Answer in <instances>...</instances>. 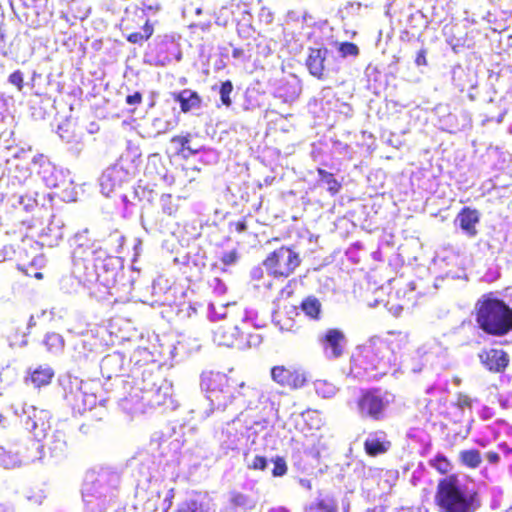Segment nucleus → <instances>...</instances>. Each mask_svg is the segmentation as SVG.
Instances as JSON below:
<instances>
[{"mask_svg": "<svg viewBox=\"0 0 512 512\" xmlns=\"http://www.w3.org/2000/svg\"><path fill=\"white\" fill-rule=\"evenodd\" d=\"M273 464L274 467L272 469V475L274 477H282L287 473L288 467L283 457L277 456L276 458H274Z\"/></svg>", "mask_w": 512, "mask_h": 512, "instance_id": "a878e982", "label": "nucleus"}, {"mask_svg": "<svg viewBox=\"0 0 512 512\" xmlns=\"http://www.w3.org/2000/svg\"><path fill=\"white\" fill-rule=\"evenodd\" d=\"M123 22L127 29L141 28L144 32H153L159 23L157 19L152 20L148 17L145 8H137L132 13H127Z\"/></svg>", "mask_w": 512, "mask_h": 512, "instance_id": "f8f14e48", "label": "nucleus"}, {"mask_svg": "<svg viewBox=\"0 0 512 512\" xmlns=\"http://www.w3.org/2000/svg\"><path fill=\"white\" fill-rule=\"evenodd\" d=\"M164 213L168 214V215H172L173 214V211L171 208H167V210L164 208Z\"/></svg>", "mask_w": 512, "mask_h": 512, "instance_id": "37998d69", "label": "nucleus"}, {"mask_svg": "<svg viewBox=\"0 0 512 512\" xmlns=\"http://www.w3.org/2000/svg\"><path fill=\"white\" fill-rule=\"evenodd\" d=\"M55 376L54 369L47 365H39L35 369L31 370L29 372V377L26 379V381H30L35 388H41L48 386L52 379Z\"/></svg>", "mask_w": 512, "mask_h": 512, "instance_id": "f3484780", "label": "nucleus"}, {"mask_svg": "<svg viewBox=\"0 0 512 512\" xmlns=\"http://www.w3.org/2000/svg\"><path fill=\"white\" fill-rule=\"evenodd\" d=\"M230 502L236 507L246 506L248 503V498L246 495L240 492H235L231 495Z\"/></svg>", "mask_w": 512, "mask_h": 512, "instance_id": "7c9ffc66", "label": "nucleus"}, {"mask_svg": "<svg viewBox=\"0 0 512 512\" xmlns=\"http://www.w3.org/2000/svg\"><path fill=\"white\" fill-rule=\"evenodd\" d=\"M235 230L238 232V233H242L244 232L246 229H247V222L245 219H241L239 221H237L235 224Z\"/></svg>", "mask_w": 512, "mask_h": 512, "instance_id": "e433bc0d", "label": "nucleus"}, {"mask_svg": "<svg viewBox=\"0 0 512 512\" xmlns=\"http://www.w3.org/2000/svg\"><path fill=\"white\" fill-rule=\"evenodd\" d=\"M473 315L478 328L489 336L502 337L512 331V308L492 292L476 301Z\"/></svg>", "mask_w": 512, "mask_h": 512, "instance_id": "f03ea898", "label": "nucleus"}, {"mask_svg": "<svg viewBox=\"0 0 512 512\" xmlns=\"http://www.w3.org/2000/svg\"><path fill=\"white\" fill-rule=\"evenodd\" d=\"M337 510L338 505L333 498L317 499L309 506L310 512H337Z\"/></svg>", "mask_w": 512, "mask_h": 512, "instance_id": "4be33fe9", "label": "nucleus"}, {"mask_svg": "<svg viewBox=\"0 0 512 512\" xmlns=\"http://www.w3.org/2000/svg\"><path fill=\"white\" fill-rule=\"evenodd\" d=\"M391 344L392 342L382 340L370 341L360 348L357 357L368 364L365 369L379 370L385 364V360H389L387 352Z\"/></svg>", "mask_w": 512, "mask_h": 512, "instance_id": "423d86ee", "label": "nucleus"}, {"mask_svg": "<svg viewBox=\"0 0 512 512\" xmlns=\"http://www.w3.org/2000/svg\"><path fill=\"white\" fill-rule=\"evenodd\" d=\"M478 358L482 366L491 373H502L509 365L510 358L506 351L498 348H484Z\"/></svg>", "mask_w": 512, "mask_h": 512, "instance_id": "1a4fd4ad", "label": "nucleus"}, {"mask_svg": "<svg viewBox=\"0 0 512 512\" xmlns=\"http://www.w3.org/2000/svg\"><path fill=\"white\" fill-rule=\"evenodd\" d=\"M268 461L266 457L257 455L254 457L252 462L248 465L250 470H260L264 471L267 468Z\"/></svg>", "mask_w": 512, "mask_h": 512, "instance_id": "c756f323", "label": "nucleus"}, {"mask_svg": "<svg viewBox=\"0 0 512 512\" xmlns=\"http://www.w3.org/2000/svg\"><path fill=\"white\" fill-rule=\"evenodd\" d=\"M237 259H238V253L234 249L232 251L224 253L223 256L221 257V262L226 266H230V265L234 264L237 261Z\"/></svg>", "mask_w": 512, "mask_h": 512, "instance_id": "473e14b6", "label": "nucleus"}, {"mask_svg": "<svg viewBox=\"0 0 512 512\" xmlns=\"http://www.w3.org/2000/svg\"><path fill=\"white\" fill-rule=\"evenodd\" d=\"M338 50L341 57H356L359 54V48L352 42H341L338 46Z\"/></svg>", "mask_w": 512, "mask_h": 512, "instance_id": "393cba45", "label": "nucleus"}, {"mask_svg": "<svg viewBox=\"0 0 512 512\" xmlns=\"http://www.w3.org/2000/svg\"><path fill=\"white\" fill-rule=\"evenodd\" d=\"M456 221L459 222L460 228L469 237H475L477 235L476 225L480 221V213L476 209L465 206L458 212Z\"/></svg>", "mask_w": 512, "mask_h": 512, "instance_id": "ddd939ff", "label": "nucleus"}, {"mask_svg": "<svg viewBox=\"0 0 512 512\" xmlns=\"http://www.w3.org/2000/svg\"><path fill=\"white\" fill-rule=\"evenodd\" d=\"M270 373L275 383L289 390L300 389L306 383L305 374L294 366L276 365L271 368Z\"/></svg>", "mask_w": 512, "mask_h": 512, "instance_id": "0eeeda50", "label": "nucleus"}, {"mask_svg": "<svg viewBox=\"0 0 512 512\" xmlns=\"http://www.w3.org/2000/svg\"><path fill=\"white\" fill-rule=\"evenodd\" d=\"M4 422H5V417L0 414V425L4 426Z\"/></svg>", "mask_w": 512, "mask_h": 512, "instance_id": "c03bdc74", "label": "nucleus"}, {"mask_svg": "<svg viewBox=\"0 0 512 512\" xmlns=\"http://www.w3.org/2000/svg\"><path fill=\"white\" fill-rule=\"evenodd\" d=\"M201 387L212 403H226L232 398L230 378L222 372H209L201 379Z\"/></svg>", "mask_w": 512, "mask_h": 512, "instance_id": "39448f33", "label": "nucleus"}, {"mask_svg": "<svg viewBox=\"0 0 512 512\" xmlns=\"http://www.w3.org/2000/svg\"><path fill=\"white\" fill-rule=\"evenodd\" d=\"M434 504L439 512H476L481 507V498L457 474H450L438 480Z\"/></svg>", "mask_w": 512, "mask_h": 512, "instance_id": "f257e3e1", "label": "nucleus"}, {"mask_svg": "<svg viewBox=\"0 0 512 512\" xmlns=\"http://www.w3.org/2000/svg\"><path fill=\"white\" fill-rule=\"evenodd\" d=\"M232 54H233L234 57H238V56H240L242 54V50L236 48V49L233 50Z\"/></svg>", "mask_w": 512, "mask_h": 512, "instance_id": "ea45409f", "label": "nucleus"}, {"mask_svg": "<svg viewBox=\"0 0 512 512\" xmlns=\"http://www.w3.org/2000/svg\"><path fill=\"white\" fill-rule=\"evenodd\" d=\"M20 2L27 8H39L45 5L46 0H20Z\"/></svg>", "mask_w": 512, "mask_h": 512, "instance_id": "f704fd0d", "label": "nucleus"}, {"mask_svg": "<svg viewBox=\"0 0 512 512\" xmlns=\"http://www.w3.org/2000/svg\"><path fill=\"white\" fill-rule=\"evenodd\" d=\"M391 400L380 388L362 389L355 400V408L362 420L381 422L387 417Z\"/></svg>", "mask_w": 512, "mask_h": 512, "instance_id": "7ed1b4c3", "label": "nucleus"}, {"mask_svg": "<svg viewBox=\"0 0 512 512\" xmlns=\"http://www.w3.org/2000/svg\"><path fill=\"white\" fill-rule=\"evenodd\" d=\"M431 467L436 469L440 474L448 476V472L451 470L450 461L442 454H437L434 459L430 461Z\"/></svg>", "mask_w": 512, "mask_h": 512, "instance_id": "5701e85b", "label": "nucleus"}, {"mask_svg": "<svg viewBox=\"0 0 512 512\" xmlns=\"http://www.w3.org/2000/svg\"><path fill=\"white\" fill-rule=\"evenodd\" d=\"M301 264L300 255L292 247L281 246L263 260L267 273L274 278H287Z\"/></svg>", "mask_w": 512, "mask_h": 512, "instance_id": "20e7f679", "label": "nucleus"}, {"mask_svg": "<svg viewBox=\"0 0 512 512\" xmlns=\"http://www.w3.org/2000/svg\"><path fill=\"white\" fill-rule=\"evenodd\" d=\"M365 453L370 457H376L385 454L391 448V442L387 439V434L383 430L374 431L364 441Z\"/></svg>", "mask_w": 512, "mask_h": 512, "instance_id": "9b49d317", "label": "nucleus"}, {"mask_svg": "<svg viewBox=\"0 0 512 512\" xmlns=\"http://www.w3.org/2000/svg\"><path fill=\"white\" fill-rule=\"evenodd\" d=\"M319 180L327 185V190L331 195H336L341 190V183L335 178V176L322 168L317 169Z\"/></svg>", "mask_w": 512, "mask_h": 512, "instance_id": "412c9836", "label": "nucleus"}, {"mask_svg": "<svg viewBox=\"0 0 512 512\" xmlns=\"http://www.w3.org/2000/svg\"><path fill=\"white\" fill-rule=\"evenodd\" d=\"M233 91V83L230 80H226L221 83L219 88V94L221 103L226 106L230 107L232 105V99H231V93Z\"/></svg>", "mask_w": 512, "mask_h": 512, "instance_id": "b1692460", "label": "nucleus"}, {"mask_svg": "<svg viewBox=\"0 0 512 512\" xmlns=\"http://www.w3.org/2000/svg\"><path fill=\"white\" fill-rule=\"evenodd\" d=\"M6 41L4 38V34H0V51L5 55L7 53L6 51Z\"/></svg>", "mask_w": 512, "mask_h": 512, "instance_id": "58836bf2", "label": "nucleus"}, {"mask_svg": "<svg viewBox=\"0 0 512 512\" xmlns=\"http://www.w3.org/2000/svg\"><path fill=\"white\" fill-rule=\"evenodd\" d=\"M459 461L469 469H476L482 462L481 453L477 449L462 450L459 453Z\"/></svg>", "mask_w": 512, "mask_h": 512, "instance_id": "aec40b11", "label": "nucleus"}, {"mask_svg": "<svg viewBox=\"0 0 512 512\" xmlns=\"http://www.w3.org/2000/svg\"><path fill=\"white\" fill-rule=\"evenodd\" d=\"M0 463L6 468H12L18 465L20 463V460L16 456L11 455L9 451L1 449Z\"/></svg>", "mask_w": 512, "mask_h": 512, "instance_id": "bb28decb", "label": "nucleus"}, {"mask_svg": "<svg viewBox=\"0 0 512 512\" xmlns=\"http://www.w3.org/2000/svg\"><path fill=\"white\" fill-rule=\"evenodd\" d=\"M147 9H148V10H152V9H153V7H152V6H148V7H147Z\"/></svg>", "mask_w": 512, "mask_h": 512, "instance_id": "49530a36", "label": "nucleus"}, {"mask_svg": "<svg viewBox=\"0 0 512 512\" xmlns=\"http://www.w3.org/2000/svg\"><path fill=\"white\" fill-rule=\"evenodd\" d=\"M151 34H128L127 40L131 43L147 41Z\"/></svg>", "mask_w": 512, "mask_h": 512, "instance_id": "72a5a7b5", "label": "nucleus"}, {"mask_svg": "<svg viewBox=\"0 0 512 512\" xmlns=\"http://www.w3.org/2000/svg\"><path fill=\"white\" fill-rule=\"evenodd\" d=\"M173 143H177L180 147L178 149V155L183 157L184 159H187L197 153H199L202 148H193L190 145V135H177L174 136L171 140Z\"/></svg>", "mask_w": 512, "mask_h": 512, "instance_id": "6ab92c4d", "label": "nucleus"}, {"mask_svg": "<svg viewBox=\"0 0 512 512\" xmlns=\"http://www.w3.org/2000/svg\"><path fill=\"white\" fill-rule=\"evenodd\" d=\"M172 99L175 102H178L180 105V110L183 113H188L193 109H198L202 105V98L198 94V92L191 89H184L179 92H174L171 94Z\"/></svg>", "mask_w": 512, "mask_h": 512, "instance_id": "2eb2a0df", "label": "nucleus"}, {"mask_svg": "<svg viewBox=\"0 0 512 512\" xmlns=\"http://www.w3.org/2000/svg\"><path fill=\"white\" fill-rule=\"evenodd\" d=\"M143 101V95L141 92L136 91L131 95H127L125 98L126 104L130 106H137L140 105Z\"/></svg>", "mask_w": 512, "mask_h": 512, "instance_id": "2f4dec72", "label": "nucleus"}, {"mask_svg": "<svg viewBox=\"0 0 512 512\" xmlns=\"http://www.w3.org/2000/svg\"><path fill=\"white\" fill-rule=\"evenodd\" d=\"M397 336L399 337V341L406 342L407 337L405 335H401V333H399Z\"/></svg>", "mask_w": 512, "mask_h": 512, "instance_id": "a19ab883", "label": "nucleus"}, {"mask_svg": "<svg viewBox=\"0 0 512 512\" xmlns=\"http://www.w3.org/2000/svg\"><path fill=\"white\" fill-rule=\"evenodd\" d=\"M138 173L139 162L137 159L131 154H124L110 168L107 178L114 181L113 185H121L133 179Z\"/></svg>", "mask_w": 512, "mask_h": 512, "instance_id": "6e6552de", "label": "nucleus"}, {"mask_svg": "<svg viewBox=\"0 0 512 512\" xmlns=\"http://www.w3.org/2000/svg\"><path fill=\"white\" fill-rule=\"evenodd\" d=\"M34 277L37 278V279H42L43 278V274L41 272H36L34 274Z\"/></svg>", "mask_w": 512, "mask_h": 512, "instance_id": "79ce46f5", "label": "nucleus"}, {"mask_svg": "<svg viewBox=\"0 0 512 512\" xmlns=\"http://www.w3.org/2000/svg\"><path fill=\"white\" fill-rule=\"evenodd\" d=\"M74 263L77 264V257L74 255Z\"/></svg>", "mask_w": 512, "mask_h": 512, "instance_id": "a18cd8bd", "label": "nucleus"}, {"mask_svg": "<svg viewBox=\"0 0 512 512\" xmlns=\"http://www.w3.org/2000/svg\"><path fill=\"white\" fill-rule=\"evenodd\" d=\"M320 342L328 358L337 359L344 354L346 338L345 334L340 329H328Z\"/></svg>", "mask_w": 512, "mask_h": 512, "instance_id": "9d476101", "label": "nucleus"}, {"mask_svg": "<svg viewBox=\"0 0 512 512\" xmlns=\"http://www.w3.org/2000/svg\"><path fill=\"white\" fill-rule=\"evenodd\" d=\"M300 309L310 320L318 321L321 318L322 304L315 296L304 298L300 303Z\"/></svg>", "mask_w": 512, "mask_h": 512, "instance_id": "a211bd4d", "label": "nucleus"}, {"mask_svg": "<svg viewBox=\"0 0 512 512\" xmlns=\"http://www.w3.org/2000/svg\"><path fill=\"white\" fill-rule=\"evenodd\" d=\"M415 62L417 65H426L427 61L424 50L418 52Z\"/></svg>", "mask_w": 512, "mask_h": 512, "instance_id": "4c0bfd02", "label": "nucleus"}, {"mask_svg": "<svg viewBox=\"0 0 512 512\" xmlns=\"http://www.w3.org/2000/svg\"><path fill=\"white\" fill-rule=\"evenodd\" d=\"M213 339L218 345L234 347L241 343L236 327L229 323L218 325L213 331Z\"/></svg>", "mask_w": 512, "mask_h": 512, "instance_id": "4468645a", "label": "nucleus"}, {"mask_svg": "<svg viewBox=\"0 0 512 512\" xmlns=\"http://www.w3.org/2000/svg\"><path fill=\"white\" fill-rule=\"evenodd\" d=\"M8 81L10 84L15 86L18 91H21L24 87V75L20 70H16L9 75Z\"/></svg>", "mask_w": 512, "mask_h": 512, "instance_id": "c85d7f7f", "label": "nucleus"}, {"mask_svg": "<svg viewBox=\"0 0 512 512\" xmlns=\"http://www.w3.org/2000/svg\"><path fill=\"white\" fill-rule=\"evenodd\" d=\"M178 512H203V508L196 500H189L179 506Z\"/></svg>", "mask_w": 512, "mask_h": 512, "instance_id": "cd10ccee", "label": "nucleus"}, {"mask_svg": "<svg viewBox=\"0 0 512 512\" xmlns=\"http://www.w3.org/2000/svg\"><path fill=\"white\" fill-rule=\"evenodd\" d=\"M327 55V49H311L306 59V66L311 75L322 80L324 79L325 72V60Z\"/></svg>", "mask_w": 512, "mask_h": 512, "instance_id": "dca6fc26", "label": "nucleus"}, {"mask_svg": "<svg viewBox=\"0 0 512 512\" xmlns=\"http://www.w3.org/2000/svg\"><path fill=\"white\" fill-rule=\"evenodd\" d=\"M485 457L490 464H497L500 461V455L494 451L487 452Z\"/></svg>", "mask_w": 512, "mask_h": 512, "instance_id": "c9c22d12", "label": "nucleus"}]
</instances>
